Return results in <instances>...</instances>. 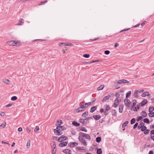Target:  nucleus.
<instances>
[{
	"label": "nucleus",
	"instance_id": "obj_1",
	"mask_svg": "<svg viewBox=\"0 0 154 154\" xmlns=\"http://www.w3.org/2000/svg\"><path fill=\"white\" fill-rule=\"evenodd\" d=\"M8 43L9 45L13 46H20V43L18 41L16 42L15 41L13 40L8 41Z\"/></svg>",
	"mask_w": 154,
	"mask_h": 154
},
{
	"label": "nucleus",
	"instance_id": "obj_2",
	"mask_svg": "<svg viewBox=\"0 0 154 154\" xmlns=\"http://www.w3.org/2000/svg\"><path fill=\"white\" fill-rule=\"evenodd\" d=\"M84 103H85L83 102H81L79 103V107L75 111L77 112H79L80 111H83V110L82 109H85V106L84 105Z\"/></svg>",
	"mask_w": 154,
	"mask_h": 154
},
{
	"label": "nucleus",
	"instance_id": "obj_3",
	"mask_svg": "<svg viewBox=\"0 0 154 154\" xmlns=\"http://www.w3.org/2000/svg\"><path fill=\"white\" fill-rule=\"evenodd\" d=\"M79 134V136L82 137H83L89 140H90L91 139L90 136L88 134L82 132H80Z\"/></svg>",
	"mask_w": 154,
	"mask_h": 154
},
{
	"label": "nucleus",
	"instance_id": "obj_4",
	"mask_svg": "<svg viewBox=\"0 0 154 154\" xmlns=\"http://www.w3.org/2000/svg\"><path fill=\"white\" fill-rule=\"evenodd\" d=\"M125 105L128 108L130 106L131 102L130 100L127 98L125 99L124 101Z\"/></svg>",
	"mask_w": 154,
	"mask_h": 154
},
{
	"label": "nucleus",
	"instance_id": "obj_5",
	"mask_svg": "<svg viewBox=\"0 0 154 154\" xmlns=\"http://www.w3.org/2000/svg\"><path fill=\"white\" fill-rule=\"evenodd\" d=\"M78 139L80 142H81L83 145H85V146L87 145V144L85 140L82 137L79 136L78 137Z\"/></svg>",
	"mask_w": 154,
	"mask_h": 154
},
{
	"label": "nucleus",
	"instance_id": "obj_6",
	"mask_svg": "<svg viewBox=\"0 0 154 154\" xmlns=\"http://www.w3.org/2000/svg\"><path fill=\"white\" fill-rule=\"evenodd\" d=\"M67 137L62 135L58 138L57 140L59 142H60L66 140L67 139Z\"/></svg>",
	"mask_w": 154,
	"mask_h": 154
},
{
	"label": "nucleus",
	"instance_id": "obj_7",
	"mask_svg": "<svg viewBox=\"0 0 154 154\" xmlns=\"http://www.w3.org/2000/svg\"><path fill=\"white\" fill-rule=\"evenodd\" d=\"M133 103L132 105L131 106V107L133 109V110L134 111H137V107L135 106L137 103L136 100H133Z\"/></svg>",
	"mask_w": 154,
	"mask_h": 154
},
{
	"label": "nucleus",
	"instance_id": "obj_8",
	"mask_svg": "<svg viewBox=\"0 0 154 154\" xmlns=\"http://www.w3.org/2000/svg\"><path fill=\"white\" fill-rule=\"evenodd\" d=\"M54 134L58 135H60L63 133V132L61 131L58 129H54Z\"/></svg>",
	"mask_w": 154,
	"mask_h": 154
},
{
	"label": "nucleus",
	"instance_id": "obj_9",
	"mask_svg": "<svg viewBox=\"0 0 154 154\" xmlns=\"http://www.w3.org/2000/svg\"><path fill=\"white\" fill-rule=\"evenodd\" d=\"M78 144V143L76 142H71L69 143L68 146L70 147H73L77 146Z\"/></svg>",
	"mask_w": 154,
	"mask_h": 154
},
{
	"label": "nucleus",
	"instance_id": "obj_10",
	"mask_svg": "<svg viewBox=\"0 0 154 154\" xmlns=\"http://www.w3.org/2000/svg\"><path fill=\"white\" fill-rule=\"evenodd\" d=\"M129 83L130 82L128 81H127L126 80L123 79L119 80L117 82V84H120L122 83Z\"/></svg>",
	"mask_w": 154,
	"mask_h": 154
},
{
	"label": "nucleus",
	"instance_id": "obj_11",
	"mask_svg": "<svg viewBox=\"0 0 154 154\" xmlns=\"http://www.w3.org/2000/svg\"><path fill=\"white\" fill-rule=\"evenodd\" d=\"M68 142L66 141L60 143L59 144V146L60 147H62L66 146Z\"/></svg>",
	"mask_w": 154,
	"mask_h": 154
},
{
	"label": "nucleus",
	"instance_id": "obj_12",
	"mask_svg": "<svg viewBox=\"0 0 154 154\" xmlns=\"http://www.w3.org/2000/svg\"><path fill=\"white\" fill-rule=\"evenodd\" d=\"M56 129L59 130L61 131L66 129V128H65L64 127L62 126L57 125V127Z\"/></svg>",
	"mask_w": 154,
	"mask_h": 154
},
{
	"label": "nucleus",
	"instance_id": "obj_13",
	"mask_svg": "<svg viewBox=\"0 0 154 154\" xmlns=\"http://www.w3.org/2000/svg\"><path fill=\"white\" fill-rule=\"evenodd\" d=\"M88 121V119H81L79 120V121L81 123H82L83 124H87Z\"/></svg>",
	"mask_w": 154,
	"mask_h": 154
},
{
	"label": "nucleus",
	"instance_id": "obj_14",
	"mask_svg": "<svg viewBox=\"0 0 154 154\" xmlns=\"http://www.w3.org/2000/svg\"><path fill=\"white\" fill-rule=\"evenodd\" d=\"M147 102L146 99H144L140 103V104L141 106H143L146 104Z\"/></svg>",
	"mask_w": 154,
	"mask_h": 154
},
{
	"label": "nucleus",
	"instance_id": "obj_15",
	"mask_svg": "<svg viewBox=\"0 0 154 154\" xmlns=\"http://www.w3.org/2000/svg\"><path fill=\"white\" fill-rule=\"evenodd\" d=\"M111 97L110 95H108L107 96H106L103 97V100H102V101L103 102H104L107 100L109 99Z\"/></svg>",
	"mask_w": 154,
	"mask_h": 154
},
{
	"label": "nucleus",
	"instance_id": "obj_16",
	"mask_svg": "<svg viewBox=\"0 0 154 154\" xmlns=\"http://www.w3.org/2000/svg\"><path fill=\"white\" fill-rule=\"evenodd\" d=\"M151 137L150 138L152 140H154V129L150 131Z\"/></svg>",
	"mask_w": 154,
	"mask_h": 154
},
{
	"label": "nucleus",
	"instance_id": "obj_17",
	"mask_svg": "<svg viewBox=\"0 0 154 154\" xmlns=\"http://www.w3.org/2000/svg\"><path fill=\"white\" fill-rule=\"evenodd\" d=\"M2 82L5 84L8 85L10 83V81L8 79H4L2 80Z\"/></svg>",
	"mask_w": 154,
	"mask_h": 154
},
{
	"label": "nucleus",
	"instance_id": "obj_18",
	"mask_svg": "<svg viewBox=\"0 0 154 154\" xmlns=\"http://www.w3.org/2000/svg\"><path fill=\"white\" fill-rule=\"evenodd\" d=\"M97 107L96 106H94L92 107L90 109V112L92 113L97 109Z\"/></svg>",
	"mask_w": 154,
	"mask_h": 154
},
{
	"label": "nucleus",
	"instance_id": "obj_19",
	"mask_svg": "<svg viewBox=\"0 0 154 154\" xmlns=\"http://www.w3.org/2000/svg\"><path fill=\"white\" fill-rule=\"evenodd\" d=\"M72 124L73 125L76 127L79 126L80 125V124L79 123H78L75 121L72 122Z\"/></svg>",
	"mask_w": 154,
	"mask_h": 154
},
{
	"label": "nucleus",
	"instance_id": "obj_20",
	"mask_svg": "<svg viewBox=\"0 0 154 154\" xmlns=\"http://www.w3.org/2000/svg\"><path fill=\"white\" fill-rule=\"evenodd\" d=\"M104 107H105V110L108 111L110 109V107L107 104L104 105Z\"/></svg>",
	"mask_w": 154,
	"mask_h": 154
},
{
	"label": "nucleus",
	"instance_id": "obj_21",
	"mask_svg": "<svg viewBox=\"0 0 154 154\" xmlns=\"http://www.w3.org/2000/svg\"><path fill=\"white\" fill-rule=\"evenodd\" d=\"M124 107L123 105H121L119 106V112L122 113L123 112V108Z\"/></svg>",
	"mask_w": 154,
	"mask_h": 154
},
{
	"label": "nucleus",
	"instance_id": "obj_22",
	"mask_svg": "<svg viewBox=\"0 0 154 154\" xmlns=\"http://www.w3.org/2000/svg\"><path fill=\"white\" fill-rule=\"evenodd\" d=\"M144 125H145L142 122L140 123L139 124V125L138 126V127L137 128L138 129H140V128L141 129L142 127H143V126H144Z\"/></svg>",
	"mask_w": 154,
	"mask_h": 154
},
{
	"label": "nucleus",
	"instance_id": "obj_23",
	"mask_svg": "<svg viewBox=\"0 0 154 154\" xmlns=\"http://www.w3.org/2000/svg\"><path fill=\"white\" fill-rule=\"evenodd\" d=\"M111 112V114L112 116H116V110L115 109L112 110Z\"/></svg>",
	"mask_w": 154,
	"mask_h": 154
},
{
	"label": "nucleus",
	"instance_id": "obj_24",
	"mask_svg": "<svg viewBox=\"0 0 154 154\" xmlns=\"http://www.w3.org/2000/svg\"><path fill=\"white\" fill-rule=\"evenodd\" d=\"M146 117V116H139L136 119V120L137 122L139 121L142 119L143 118Z\"/></svg>",
	"mask_w": 154,
	"mask_h": 154
},
{
	"label": "nucleus",
	"instance_id": "obj_25",
	"mask_svg": "<svg viewBox=\"0 0 154 154\" xmlns=\"http://www.w3.org/2000/svg\"><path fill=\"white\" fill-rule=\"evenodd\" d=\"M53 145H55V146L54 147V149L53 150L52 153V154H55L56 152V146L55 143H54Z\"/></svg>",
	"mask_w": 154,
	"mask_h": 154
},
{
	"label": "nucleus",
	"instance_id": "obj_26",
	"mask_svg": "<svg viewBox=\"0 0 154 154\" xmlns=\"http://www.w3.org/2000/svg\"><path fill=\"white\" fill-rule=\"evenodd\" d=\"M91 102H88V103H84V105L85 106V109L88 106L91 105Z\"/></svg>",
	"mask_w": 154,
	"mask_h": 154
},
{
	"label": "nucleus",
	"instance_id": "obj_27",
	"mask_svg": "<svg viewBox=\"0 0 154 154\" xmlns=\"http://www.w3.org/2000/svg\"><path fill=\"white\" fill-rule=\"evenodd\" d=\"M101 140V138L100 137H98L96 138V141L97 143H100Z\"/></svg>",
	"mask_w": 154,
	"mask_h": 154
},
{
	"label": "nucleus",
	"instance_id": "obj_28",
	"mask_svg": "<svg viewBox=\"0 0 154 154\" xmlns=\"http://www.w3.org/2000/svg\"><path fill=\"white\" fill-rule=\"evenodd\" d=\"M97 154H101L102 153V150L100 148H98L97 149Z\"/></svg>",
	"mask_w": 154,
	"mask_h": 154
},
{
	"label": "nucleus",
	"instance_id": "obj_29",
	"mask_svg": "<svg viewBox=\"0 0 154 154\" xmlns=\"http://www.w3.org/2000/svg\"><path fill=\"white\" fill-rule=\"evenodd\" d=\"M104 85H100L97 88V90H100L103 89L104 87Z\"/></svg>",
	"mask_w": 154,
	"mask_h": 154
},
{
	"label": "nucleus",
	"instance_id": "obj_30",
	"mask_svg": "<svg viewBox=\"0 0 154 154\" xmlns=\"http://www.w3.org/2000/svg\"><path fill=\"white\" fill-rule=\"evenodd\" d=\"M154 110V107L152 106L150 107L149 109V113L152 112Z\"/></svg>",
	"mask_w": 154,
	"mask_h": 154
},
{
	"label": "nucleus",
	"instance_id": "obj_31",
	"mask_svg": "<svg viewBox=\"0 0 154 154\" xmlns=\"http://www.w3.org/2000/svg\"><path fill=\"white\" fill-rule=\"evenodd\" d=\"M143 122L144 123L149 124V119L147 118L144 119L143 120Z\"/></svg>",
	"mask_w": 154,
	"mask_h": 154
},
{
	"label": "nucleus",
	"instance_id": "obj_32",
	"mask_svg": "<svg viewBox=\"0 0 154 154\" xmlns=\"http://www.w3.org/2000/svg\"><path fill=\"white\" fill-rule=\"evenodd\" d=\"M131 91H129L126 94V97L128 98L131 94Z\"/></svg>",
	"mask_w": 154,
	"mask_h": 154
},
{
	"label": "nucleus",
	"instance_id": "obj_33",
	"mask_svg": "<svg viewBox=\"0 0 154 154\" xmlns=\"http://www.w3.org/2000/svg\"><path fill=\"white\" fill-rule=\"evenodd\" d=\"M23 23V20L22 19H21L19 20V23L18 25H22Z\"/></svg>",
	"mask_w": 154,
	"mask_h": 154
},
{
	"label": "nucleus",
	"instance_id": "obj_34",
	"mask_svg": "<svg viewBox=\"0 0 154 154\" xmlns=\"http://www.w3.org/2000/svg\"><path fill=\"white\" fill-rule=\"evenodd\" d=\"M139 93V91H136L134 93V96L135 97H138V93Z\"/></svg>",
	"mask_w": 154,
	"mask_h": 154
},
{
	"label": "nucleus",
	"instance_id": "obj_35",
	"mask_svg": "<svg viewBox=\"0 0 154 154\" xmlns=\"http://www.w3.org/2000/svg\"><path fill=\"white\" fill-rule=\"evenodd\" d=\"M128 123V121H126L124 123H123L122 125V128H125L126 126V125H127Z\"/></svg>",
	"mask_w": 154,
	"mask_h": 154
},
{
	"label": "nucleus",
	"instance_id": "obj_36",
	"mask_svg": "<svg viewBox=\"0 0 154 154\" xmlns=\"http://www.w3.org/2000/svg\"><path fill=\"white\" fill-rule=\"evenodd\" d=\"M136 121V119L135 118H133L131 120V124L132 125L135 123Z\"/></svg>",
	"mask_w": 154,
	"mask_h": 154
},
{
	"label": "nucleus",
	"instance_id": "obj_37",
	"mask_svg": "<svg viewBox=\"0 0 154 154\" xmlns=\"http://www.w3.org/2000/svg\"><path fill=\"white\" fill-rule=\"evenodd\" d=\"M30 144V140H28L26 144V147L27 149H28L29 148Z\"/></svg>",
	"mask_w": 154,
	"mask_h": 154
},
{
	"label": "nucleus",
	"instance_id": "obj_38",
	"mask_svg": "<svg viewBox=\"0 0 154 154\" xmlns=\"http://www.w3.org/2000/svg\"><path fill=\"white\" fill-rule=\"evenodd\" d=\"M146 129L147 127H146V126L144 125V126H143L142 127V128L141 129V130L142 131H144L145 130H146Z\"/></svg>",
	"mask_w": 154,
	"mask_h": 154
},
{
	"label": "nucleus",
	"instance_id": "obj_39",
	"mask_svg": "<svg viewBox=\"0 0 154 154\" xmlns=\"http://www.w3.org/2000/svg\"><path fill=\"white\" fill-rule=\"evenodd\" d=\"M80 130L85 132H87V130L85 127H82L80 129Z\"/></svg>",
	"mask_w": 154,
	"mask_h": 154
},
{
	"label": "nucleus",
	"instance_id": "obj_40",
	"mask_svg": "<svg viewBox=\"0 0 154 154\" xmlns=\"http://www.w3.org/2000/svg\"><path fill=\"white\" fill-rule=\"evenodd\" d=\"M17 97L16 96H14L11 97V100L12 101H15L17 100Z\"/></svg>",
	"mask_w": 154,
	"mask_h": 154
},
{
	"label": "nucleus",
	"instance_id": "obj_41",
	"mask_svg": "<svg viewBox=\"0 0 154 154\" xmlns=\"http://www.w3.org/2000/svg\"><path fill=\"white\" fill-rule=\"evenodd\" d=\"M95 119L98 120L100 118V116H93Z\"/></svg>",
	"mask_w": 154,
	"mask_h": 154
},
{
	"label": "nucleus",
	"instance_id": "obj_42",
	"mask_svg": "<svg viewBox=\"0 0 154 154\" xmlns=\"http://www.w3.org/2000/svg\"><path fill=\"white\" fill-rule=\"evenodd\" d=\"M149 130L146 129L144 131L143 133L145 134H146L149 132Z\"/></svg>",
	"mask_w": 154,
	"mask_h": 154
},
{
	"label": "nucleus",
	"instance_id": "obj_43",
	"mask_svg": "<svg viewBox=\"0 0 154 154\" xmlns=\"http://www.w3.org/2000/svg\"><path fill=\"white\" fill-rule=\"evenodd\" d=\"M90 55L88 54H85L83 55V57H84L88 58L89 57Z\"/></svg>",
	"mask_w": 154,
	"mask_h": 154
},
{
	"label": "nucleus",
	"instance_id": "obj_44",
	"mask_svg": "<svg viewBox=\"0 0 154 154\" xmlns=\"http://www.w3.org/2000/svg\"><path fill=\"white\" fill-rule=\"evenodd\" d=\"M75 149L77 151L79 150H84L85 149H82L80 147H76L75 148Z\"/></svg>",
	"mask_w": 154,
	"mask_h": 154
},
{
	"label": "nucleus",
	"instance_id": "obj_45",
	"mask_svg": "<svg viewBox=\"0 0 154 154\" xmlns=\"http://www.w3.org/2000/svg\"><path fill=\"white\" fill-rule=\"evenodd\" d=\"M142 116H147L146 112L144 111H142L141 112Z\"/></svg>",
	"mask_w": 154,
	"mask_h": 154
},
{
	"label": "nucleus",
	"instance_id": "obj_46",
	"mask_svg": "<svg viewBox=\"0 0 154 154\" xmlns=\"http://www.w3.org/2000/svg\"><path fill=\"white\" fill-rule=\"evenodd\" d=\"M103 114L105 116H106L108 114V111L104 109V112H103Z\"/></svg>",
	"mask_w": 154,
	"mask_h": 154
},
{
	"label": "nucleus",
	"instance_id": "obj_47",
	"mask_svg": "<svg viewBox=\"0 0 154 154\" xmlns=\"http://www.w3.org/2000/svg\"><path fill=\"white\" fill-rule=\"evenodd\" d=\"M130 29V28H127L126 29H123V30L120 31V32H124V31H128V30H129Z\"/></svg>",
	"mask_w": 154,
	"mask_h": 154
},
{
	"label": "nucleus",
	"instance_id": "obj_48",
	"mask_svg": "<svg viewBox=\"0 0 154 154\" xmlns=\"http://www.w3.org/2000/svg\"><path fill=\"white\" fill-rule=\"evenodd\" d=\"M110 52L109 50H106L105 51L104 53L105 54L108 55L109 54Z\"/></svg>",
	"mask_w": 154,
	"mask_h": 154
},
{
	"label": "nucleus",
	"instance_id": "obj_49",
	"mask_svg": "<svg viewBox=\"0 0 154 154\" xmlns=\"http://www.w3.org/2000/svg\"><path fill=\"white\" fill-rule=\"evenodd\" d=\"M145 93H146V96H149V98L151 97H152V96H150V94H149V92L148 91H146L145 92Z\"/></svg>",
	"mask_w": 154,
	"mask_h": 154
},
{
	"label": "nucleus",
	"instance_id": "obj_50",
	"mask_svg": "<svg viewBox=\"0 0 154 154\" xmlns=\"http://www.w3.org/2000/svg\"><path fill=\"white\" fill-rule=\"evenodd\" d=\"M102 61V60H93L92 62V63H95L97 62H101Z\"/></svg>",
	"mask_w": 154,
	"mask_h": 154
},
{
	"label": "nucleus",
	"instance_id": "obj_51",
	"mask_svg": "<svg viewBox=\"0 0 154 154\" xmlns=\"http://www.w3.org/2000/svg\"><path fill=\"white\" fill-rule=\"evenodd\" d=\"M39 128L38 126H36L35 128L34 129V131L35 132L36 131H38L39 130Z\"/></svg>",
	"mask_w": 154,
	"mask_h": 154
},
{
	"label": "nucleus",
	"instance_id": "obj_52",
	"mask_svg": "<svg viewBox=\"0 0 154 154\" xmlns=\"http://www.w3.org/2000/svg\"><path fill=\"white\" fill-rule=\"evenodd\" d=\"M138 125V123H136L134 125L133 127V128L135 129L137 127V126Z\"/></svg>",
	"mask_w": 154,
	"mask_h": 154
},
{
	"label": "nucleus",
	"instance_id": "obj_53",
	"mask_svg": "<svg viewBox=\"0 0 154 154\" xmlns=\"http://www.w3.org/2000/svg\"><path fill=\"white\" fill-rule=\"evenodd\" d=\"M88 114V112H86L83 113L82 115V116H87Z\"/></svg>",
	"mask_w": 154,
	"mask_h": 154
},
{
	"label": "nucleus",
	"instance_id": "obj_54",
	"mask_svg": "<svg viewBox=\"0 0 154 154\" xmlns=\"http://www.w3.org/2000/svg\"><path fill=\"white\" fill-rule=\"evenodd\" d=\"M117 98L119 97L120 96V94L118 92L116 93L115 95Z\"/></svg>",
	"mask_w": 154,
	"mask_h": 154
},
{
	"label": "nucleus",
	"instance_id": "obj_55",
	"mask_svg": "<svg viewBox=\"0 0 154 154\" xmlns=\"http://www.w3.org/2000/svg\"><path fill=\"white\" fill-rule=\"evenodd\" d=\"M66 45H68V46H73L74 45L73 44L71 43H68V44H66Z\"/></svg>",
	"mask_w": 154,
	"mask_h": 154
},
{
	"label": "nucleus",
	"instance_id": "obj_56",
	"mask_svg": "<svg viewBox=\"0 0 154 154\" xmlns=\"http://www.w3.org/2000/svg\"><path fill=\"white\" fill-rule=\"evenodd\" d=\"M118 102H119V100H118V99L117 98H116L115 100L114 103H118Z\"/></svg>",
	"mask_w": 154,
	"mask_h": 154
},
{
	"label": "nucleus",
	"instance_id": "obj_57",
	"mask_svg": "<svg viewBox=\"0 0 154 154\" xmlns=\"http://www.w3.org/2000/svg\"><path fill=\"white\" fill-rule=\"evenodd\" d=\"M60 121V123H58L57 125H60L61 124H62L63 123V122L62 120H59Z\"/></svg>",
	"mask_w": 154,
	"mask_h": 154
},
{
	"label": "nucleus",
	"instance_id": "obj_58",
	"mask_svg": "<svg viewBox=\"0 0 154 154\" xmlns=\"http://www.w3.org/2000/svg\"><path fill=\"white\" fill-rule=\"evenodd\" d=\"M68 43H61L60 45H64V46H68V45H66V44H68Z\"/></svg>",
	"mask_w": 154,
	"mask_h": 154
},
{
	"label": "nucleus",
	"instance_id": "obj_59",
	"mask_svg": "<svg viewBox=\"0 0 154 154\" xmlns=\"http://www.w3.org/2000/svg\"><path fill=\"white\" fill-rule=\"evenodd\" d=\"M146 96V93L145 92L143 93L141 95V96L142 97H145Z\"/></svg>",
	"mask_w": 154,
	"mask_h": 154
},
{
	"label": "nucleus",
	"instance_id": "obj_60",
	"mask_svg": "<svg viewBox=\"0 0 154 154\" xmlns=\"http://www.w3.org/2000/svg\"><path fill=\"white\" fill-rule=\"evenodd\" d=\"M5 127H6V125L4 124H3L0 125V127H2L5 128Z\"/></svg>",
	"mask_w": 154,
	"mask_h": 154
},
{
	"label": "nucleus",
	"instance_id": "obj_61",
	"mask_svg": "<svg viewBox=\"0 0 154 154\" xmlns=\"http://www.w3.org/2000/svg\"><path fill=\"white\" fill-rule=\"evenodd\" d=\"M31 129L29 128H27V132L28 133H29L31 131Z\"/></svg>",
	"mask_w": 154,
	"mask_h": 154
},
{
	"label": "nucleus",
	"instance_id": "obj_62",
	"mask_svg": "<svg viewBox=\"0 0 154 154\" xmlns=\"http://www.w3.org/2000/svg\"><path fill=\"white\" fill-rule=\"evenodd\" d=\"M12 103H10V104H9L7 105L6 106V107H8L11 106H12Z\"/></svg>",
	"mask_w": 154,
	"mask_h": 154
},
{
	"label": "nucleus",
	"instance_id": "obj_63",
	"mask_svg": "<svg viewBox=\"0 0 154 154\" xmlns=\"http://www.w3.org/2000/svg\"><path fill=\"white\" fill-rule=\"evenodd\" d=\"M23 129L22 128L19 127L18 129V131H22Z\"/></svg>",
	"mask_w": 154,
	"mask_h": 154
},
{
	"label": "nucleus",
	"instance_id": "obj_64",
	"mask_svg": "<svg viewBox=\"0 0 154 154\" xmlns=\"http://www.w3.org/2000/svg\"><path fill=\"white\" fill-rule=\"evenodd\" d=\"M150 115H151L152 116H154V112H152L148 114V116H150Z\"/></svg>",
	"mask_w": 154,
	"mask_h": 154
}]
</instances>
